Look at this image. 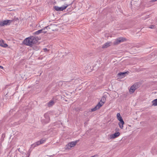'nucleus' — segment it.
<instances>
[{
	"instance_id": "nucleus-21",
	"label": "nucleus",
	"mask_w": 157,
	"mask_h": 157,
	"mask_svg": "<svg viewBox=\"0 0 157 157\" xmlns=\"http://www.w3.org/2000/svg\"><path fill=\"white\" fill-rule=\"evenodd\" d=\"M117 118H118V117H121V115L120 114V113H118L117 114Z\"/></svg>"
},
{
	"instance_id": "nucleus-30",
	"label": "nucleus",
	"mask_w": 157,
	"mask_h": 157,
	"mask_svg": "<svg viewBox=\"0 0 157 157\" xmlns=\"http://www.w3.org/2000/svg\"><path fill=\"white\" fill-rule=\"evenodd\" d=\"M156 32H157V29H156Z\"/></svg>"
},
{
	"instance_id": "nucleus-3",
	"label": "nucleus",
	"mask_w": 157,
	"mask_h": 157,
	"mask_svg": "<svg viewBox=\"0 0 157 157\" xmlns=\"http://www.w3.org/2000/svg\"><path fill=\"white\" fill-rule=\"evenodd\" d=\"M46 140V139H42L32 144L31 147L34 148L35 147L44 144Z\"/></svg>"
},
{
	"instance_id": "nucleus-12",
	"label": "nucleus",
	"mask_w": 157,
	"mask_h": 157,
	"mask_svg": "<svg viewBox=\"0 0 157 157\" xmlns=\"http://www.w3.org/2000/svg\"><path fill=\"white\" fill-rule=\"evenodd\" d=\"M119 121L120 122L118 123V125L119 126V127L123 129V125L124 124V122L123 119Z\"/></svg>"
},
{
	"instance_id": "nucleus-22",
	"label": "nucleus",
	"mask_w": 157,
	"mask_h": 157,
	"mask_svg": "<svg viewBox=\"0 0 157 157\" xmlns=\"http://www.w3.org/2000/svg\"><path fill=\"white\" fill-rule=\"evenodd\" d=\"M117 119L118 120L120 121V120H121V119H122L123 118L122 117H118V118H117Z\"/></svg>"
},
{
	"instance_id": "nucleus-16",
	"label": "nucleus",
	"mask_w": 157,
	"mask_h": 157,
	"mask_svg": "<svg viewBox=\"0 0 157 157\" xmlns=\"http://www.w3.org/2000/svg\"><path fill=\"white\" fill-rule=\"evenodd\" d=\"M110 45V43H106L104 44L102 47L103 48H108Z\"/></svg>"
},
{
	"instance_id": "nucleus-18",
	"label": "nucleus",
	"mask_w": 157,
	"mask_h": 157,
	"mask_svg": "<svg viewBox=\"0 0 157 157\" xmlns=\"http://www.w3.org/2000/svg\"><path fill=\"white\" fill-rule=\"evenodd\" d=\"M152 105L155 106H157V98L153 100L152 101Z\"/></svg>"
},
{
	"instance_id": "nucleus-26",
	"label": "nucleus",
	"mask_w": 157,
	"mask_h": 157,
	"mask_svg": "<svg viewBox=\"0 0 157 157\" xmlns=\"http://www.w3.org/2000/svg\"><path fill=\"white\" fill-rule=\"evenodd\" d=\"M0 68H2V69H3V67L2 66H0Z\"/></svg>"
},
{
	"instance_id": "nucleus-5",
	"label": "nucleus",
	"mask_w": 157,
	"mask_h": 157,
	"mask_svg": "<svg viewBox=\"0 0 157 157\" xmlns=\"http://www.w3.org/2000/svg\"><path fill=\"white\" fill-rule=\"evenodd\" d=\"M14 20H4L1 21H0V26H3L5 25H9Z\"/></svg>"
},
{
	"instance_id": "nucleus-2",
	"label": "nucleus",
	"mask_w": 157,
	"mask_h": 157,
	"mask_svg": "<svg viewBox=\"0 0 157 157\" xmlns=\"http://www.w3.org/2000/svg\"><path fill=\"white\" fill-rule=\"evenodd\" d=\"M106 100V97L105 96H103L101 98L100 101L93 108L91 109V111H95L99 109L105 103Z\"/></svg>"
},
{
	"instance_id": "nucleus-11",
	"label": "nucleus",
	"mask_w": 157,
	"mask_h": 157,
	"mask_svg": "<svg viewBox=\"0 0 157 157\" xmlns=\"http://www.w3.org/2000/svg\"><path fill=\"white\" fill-rule=\"evenodd\" d=\"M120 135V133L119 132H116L110 136V138L113 139L116 138L118 136Z\"/></svg>"
},
{
	"instance_id": "nucleus-20",
	"label": "nucleus",
	"mask_w": 157,
	"mask_h": 157,
	"mask_svg": "<svg viewBox=\"0 0 157 157\" xmlns=\"http://www.w3.org/2000/svg\"><path fill=\"white\" fill-rule=\"evenodd\" d=\"M148 27L151 29H155V26L153 25H151Z\"/></svg>"
},
{
	"instance_id": "nucleus-10",
	"label": "nucleus",
	"mask_w": 157,
	"mask_h": 157,
	"mask_svg": "<svg viewBox=\"0 0 157 157\" xmlns=\"http://www.w3.org/2000/svg\"><path fill=\"white\" fill-rule=\"evenodd\" d=\"M78 142V140H76L75 142H72L69 143L68 144V147H67V148L68 149H70L71 147H74Z\"/></svg>"
},
{
	"instance_id": "nucleus-8",
	"label": "nucleus",
	"mask_w": 157,
	"mask_h": 157,
	"mask_svg": "<svg viewBox=\"0 0 157 157\" xmlns=\"http://www.w3.org/2000/svg\"><path fill=\"white\" fill-rule=\"evenodd\" d=\"M44 117L45 119H42V121L45 123H48L49 121V117L48 114H45L44 115Z\"/></svg>"
},
{
	"instance_id": "nucleus-7",
	"label": "nucleus",
	"mask_w": 157,
	"mask_h": 157,
	"mask_svg": "<svg viewBox=\"0 0 157 157\" xmlns=\"http://www.w3.org/2000/svg\"><path fill=\"white\" fill-rule=\"evenodd\" d=\"M68 6H62L61 7H59L58 6H55L54 7V8L55 9V10L57 11H63V10L65 9Z\"/></svg>"
},
{
	"instance_id": "nucleus-27",
	"label": "nucleus",
	"mask_w": 157,
	"mask_h": 157,
	"mask_svg": "<svg viewBox=\"0 0 157 157\" xmlns=\"http://www.w3.org/2000/svg\"><path fill=\"white\" fill-rule=\"evenodd\" d=\"M18 86H17V87L16 88V89H18Z\"/></svg>"
},
{
	"instance_id": "nucleus-19",
	"label": "nucleus",
	"mask_w": 157,
	"mask_h": 157,
	"mask_svg": "<svg viewBox=\"0 0 157 157\" xmlns=\"http://www.w3.org/2000/svg\"><path fill=\"white\" fill-rule=\"evenodd\" d=\"M64 82V81H59L58 85L59 86H61L63 85V83Z\"/></svg>"
},
{
	"instance_id": "nucleus-15",
	"label": "nucleus",
	"mask_w": 157,
	"mask_h": 157,
	"mask_svg": "<svg viewBox=\"0 0 157 157\" xmlns=\"http://www.w3.org/2000/svg\"><path fill=\"white\" fill-rule=\"evenodd\" d=\"M128 72H120L118 74V76L121 77H123L125 76V74L128 73Z\"/></svg>"
},
{
	"instance_id": "nucleus-6",
	"label": "nucleus",
	"mask_w": 157,
	"mask_h": 157,
	"mask_svg": "<svg viewBox=\"0 0 157 157\" xmlns=\"http://www.w3.org/2000/svg\"><path fill=\"white\" fill-rule=\"evenodd\" d=\"M125 40V38L123 37H120L116 39L113 42V44L114 45H117L119 44L121 42L124 41Z\"/></svg>"
},
{
	"instance_id": "nucleus-25",
	"label": "nucleus",
	"mask_w": 157,
	"mask_h": 157,
	"mask_svg": "<svg viewBox=\"0 0 157 157\" xmlns=\"http://www.w3.org/2000/svg\"><path fill=\"white\" fill-rule=\"evenodd\" d=\"M8 93L7 94H6V97H7L8 96Z\"/></svg>"
},
{
	"instance_id": "nucleus-28",
	"label": "nucleus",
	"mask_w": 157,
	"mask_h": 157,
	"mask_svg": "<svg viewBox=\"0 0 157 157\" xmlns=\"http://www.w3.org/2000/svg\"><path fill=\"white\" fill-rule=\"evenodd\" d=\"M18 151H20V148H18Z\"/></svg>"
},
{
	"instance_id": "nucleus-1",
	"label": "nucleus",
	"mask_w": 157,
	"mask_h": 157,
	"mask_svg": "<svg viewBox=\"0 0 157 157\" xmlns=\"http://www.w3.org/2000/svg\"><path fill=\"white\" fill-rule=\"evenodd\" d=\"M38 40V37L32 36L26 38L23 41V43L26 45L31 46L33 44L36 43Z\"/></svg>"
},
{
	"instance_id": "nucleus-23",
	"label": "nucleus",
	"mask_w": 157,
	"mask_h": 157,
	"mask_svg": "<svg viewBox=\"0 0 157 157\" xmlns=\"http://www.w3.org/2000/svg\"><path fill=\"white\" fill-rule=\"evenodd\" d=\"M44 52H48V49L47 48H44Z\"/></svg>"
},
{
	"instance_id": "nucleus-13",
	"label": "nucleus",
	"mask_w": 157,
	"mask_h": 157,
	"mask_svg": "<svg viewBox=\"0 0 157 157\" xmlns=\"http://www.w3.org/2000/svg\"><path fill=\"white\" fill-rule=\"evenodd\" d=\"M0 46L4 48H6L8 46L7 44L5 43L3 40H0Z\"/></svg>"
},
{
	"instance_id": "nucleus-14",
	"label": "nucleus",
	"mask_w": 157,
	"mask_h": 157,
	"mask_svg": "<svg viewBox=\"0 0 157 157\" xmlns=\"http://www.w3.org/2000/svg\"><path fill=\"white\" fill-rule=\"evenodd\" d=\"M43 29L39 30L35 32L34 33H33V34H34V35H37L39 34L40 33H42V32H43L44 33H45L46 32H47L46 31L43 32Z\"/></svg>"
},
{
	"instance_id": "nucleus-24",
	"label": "nucleus",
	"mask_w": 157,
	"mask_h": 157,
	"mask_svg": "<svg viewBox=\"0 0 157 157\" xmlns=\"http://www.w3.org/2000/svg\"><path fill=\"white\" fill-rule=\"evenodd\" d=\"M157 1V0H151V2H154Z\"/></svg>"
},
{
	"instance_id": "nucleus-29",
	"label": "nucleus",
	"mask_w": 157,
	"mask_h": 157,
	"mask_svg": "<svg viewBox=\"0 0 157 157\" xmlns=\"http://www.w3.org/2000/svg\"><path fill=\"white\" fill-rule=\"evenodd\" d=\"M49 156H50V157H52V155Z\"/></svg>"
},
{
	"instance_id": "nucleus-9",
	"label": "nucleus",
	"mask_w": 157,
	"mask_h": 157,
	"mask_svg": "<svg viewBox=\"0 0 157 157\" xmlns=\"http://www.w3.org/2000/svg\"><path fill=\"white\" fill-rule=\"evenodd\" d=\"M138 87L137 84V83H135L131 86L129 90V91L132 93H133L134 92L135 90Z\"/></svg>"
},
{
	"instance_id": "nucleus-4",
	"label": "nucleus",
	"mask_w": 157,
	"mask_h": 157,
	"mask_svg": "<svg viewBox=\"0 0 157 157\" xmlns=\"http://www.w3.org/2000/svg\"><path fill=\"white\" fill-rule=\"evenodd\" d=\"M57 26L55 24H51L48 26L45 27L44 29V30L47 29L50 32H51V31H54L56 30V29Z\"/></svg>"
},
{
	"instance_id": "nucleus-17",
	"label": "nucleus",
	"mask_w": 157,
	"mask_h": 157,
	"mask_svg": "<svg viewBox=\"0 0 157 157\" xmlns=\"http://www.w3.org/2000/svg\"><path fill=\"white\" fill-rule=\"evenodd\" d=\"M54 104V102L53 100H51L48 103V106L49 107L52 106Z\"/></svg>"
}]
</instances>
